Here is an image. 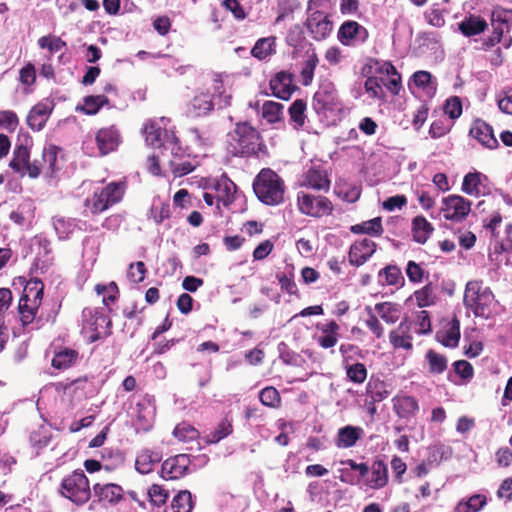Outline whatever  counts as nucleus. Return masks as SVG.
I'll return each instance as SVG.
<instances>
[{
    "label": "nucleus",
    "instance_id": "1",
    "mask_svg": "<svg viewBox=\"0 0 512 512\" xmlns=\"http://www.w3.org/2000/svg\"><path fill=\"white\" fill-rule=\"evenodd\" d=\"M227 149L234 157H258L267 147L261 133L249 122H237L229 133Z\"/></svg>",
    "mask_w": 512,
    "mask_h": 512
},
{
    "label": "nucleus",
    "instance_id": "2",
    "mask_svg": "<svg viewBox=\"0 0 512 512\" xmlns=\"http://www.w3.org/2000/svg\"><path fill=\"white\" fill-rule=\"evenodd\" d=\"M230 103L231 95L226 93L223 81L215 78L209 89L195 94L188 104L187 113L191 117H204L213 111L215 105L225 108Z\"/></svg>",
    "mask_w": 512,
    "mask_h": 512
},
{
    "label": "nucleus",
    "instance_id": "3",
    "mask_svg": "<svg viewBox=\"0 0 512 512\" xmlns=\"http://www.w3.org/2000/svg\"><path fill=\"white\" fill-rule=\"evenodd\" d=\"M253 190L257 198L266 205L276 206L284 202V181L270 168H264L258 173L253 182Z\"/></svg>",
    "mask_w": 512,
    "mask_h": 512
},
{
    "label": "nucleus",
    "instance_id": "4",
    "mask_svg": "<svg viewBox=\"0 0 512 512\" xmlns=\"http://www.w3.org/2000/svg\"><path fill=\"white\" fill-rule=\"evenodd\" d=\"M124 193V183L111 182L105 187L96 189L91 196L85 199L84 206L91 215H98L121 202Z\"/></svg>",
    "mask_w": 512,
    "mask_h": 512
},
{
    "label": "nucleus",
    "instance_id": "5",
    "mask_svg": "<svg viewBox=\"0 0 512 512\" xmlns=\"http://www.w3.org/2000/svg\"><path fill=\"white\" fill-rule=\"evenodd\" d=\"M58 492L77 506H83L91 498L90 483L82 470H75L65 476Z\"/></svg>",
    "mask_w": 512,
    "mask_h": 512
},
{
    "label": "nucleus",
    "instance_id": "6",
    "mask_svg": "<svg viewBox=\"0 0 512 512\" xmlns=\"http://www.w3.org/2000/svg\"><path fill=\"white\" fill-rule=\"evenodd\" d=\"M493 300L492 291L488 287H484L481 281L474 280L466 284L464 304L475 316H487Z\"/></svg>",
    "mask_w": 512,
    "mask_h": 512
},
{
    "label": "nucleus",
    "instance_id": "7",
    "mask_svg": "<svg viewBox=\"0 0 512 512\" xmlns=\"http://www.w3.org/2000/svg\"><path fill=\"white\" fill-rule=\"evenodd\" d=\"M297 207L300 213L317 219L332 215L334 210L333 203L329 198L304 191L297 193Z\"/></svg>",
    "mask_w": 512,
    "mask_h": 512
},
{
    "label": "nucleus",
    "instance_id": "8",
    "mask_svg": "<svg viewBox=\"0 0 512 512\" xmlns=\"http://www.w3.org/2000/svg\"><path fill=\"white\" fill-rule=\"evenodd\" d=\"M341 106L338 90L333 82H323L313 97V108L319 113L334 111Z\"/></svg>",
    "mask_w": 512,
    "mask_h": 512
},
{
    "label": "nucleus",
    "instance_id": "9",
    "mask_svg": "<svg viewBox=\"0 0 512 512\" xmlns=\"http://www.w3.org/2000/svg\"><path fill=\"white\" fill-rule=\"evenodd\" d=\"M304 24L312 38L316 41L326 39L333 28V22L330 20L329 15L321 10L311 12Z\"/></svg>",
    "mask_w": 512,
    "mask_h": 512
},
{
    "label": "nucleus",
    "instance_id": "10",
    "mask_svg": "<svg viewBox=\"0 0 512 512\" xmlns=\"http://www.w3.org/2000/svg\"><path fill=\"white\" fill-rule=\"evenodd\" d=\"M95 141L99 155L106 156L118 148L122 142V136L116 125H110L96 132Z\"/></svg>",
    "mask_w": 512,
    "mask_h": 512
},
{
    "label": "nucleus",
    "instance_id": "11",
    "mask_svg": "<svg viewBox=\"0 0 512 512\" xmlns=\"http://www.w3.org/2000/svg\"><path fill=\"white\" fill-rule=\"evenodd\" d=\"M190 463V458L186 454L170 457L162 463L161 476L166 480L180 479L186 475Z\"/></svg>",
    "mask_w": 512,
    "mask_h": 512
},
{
    "label": "nucleus",
    "instance_id": "12",
    "mask_svg": "<svg viewBox=\"0 0 512 512\" xmlns=\"http://www.w3.org/2000/svg\"><path fill=\"white\" fill-rule=\"evenodd\" d=\"M377 244L368 238L355 241L349 249L348 258L352 266L359 267L366 263L376 252Z\"/></svg>",
    "mask_w": 512,
    "mask_h": 512
},
{
    "label": "nucleus",
    "instance_id": "13",
    "mask_svg": "<svg viewBox=\"0 0 512 512\" xmlns=\"http://www.w3.org/2000/svg\"><path fill=\"white\" fill-rule=\"evenodd\" d=\"M412 322L407 317L403 318L398 327L390 331L389 341L394 349H413V336L411 333Z\"/></svg>",
    "mask_w": 512,
    "mask_h": 512
},
{
    "label": "nucleus",
    "instance_id": "14",
    "mask_svg": "<svg viewBox=\"0 0 512 512\" xmlns=\"http://www.w3.org/2000/svg\"><path fill=\"white\" fill-rule=\"evenodd\" d=\"M368 31L356 21L348 20L342 23L338 31L339 41L346 46L354 41L365 42L368 39Z\"/></svg>",
    "mask_w": 512,
    "mask_h": 512
},
{
    "label": "nucleus",
    "instance_id": "15",
    "mask_svg": "<svg viewBox=\"0 0 512 512\" xmlns=\"http://www.w3.org/2000/svg\"><path fill=\"white\" fill-rule=\"evenodd\" d=\"M491 25L493 27L492 41L499 43L503 33L512 28V10L496 7L491 14Z\"/></svg>",
    "mask_w": 512,
    "mask_h": 512
},
{
    "label": "nucleus",
    "instance_id": "16",
    "mask_svg": "<svg viewBox=\"0 0 512 512\" xmlns=\"http://www.w3.org/2000/svg\"><path fill=\"white\" fill-rule=\"evenodd\" d=\"M156 408L150 399H144L136 404V431L148 432L153 428Z\"/></svg>",
    "mask_w": 512,
    "mask_h": 512
},
{
    "label": "nucleus",
    "instance_id": "17",
    "mask_svg": "<svg viewBox=\"0 0 512 512\" xmlns=\"http://www.w3.org/2000/svg\"><path fill=\"white\" fill-rule=\"evenodd\" d=\"M272 94L282 100H288L296 86L293 85V75L286 71H280L270 80Z\"/></svg>",
    "mask_w": 512,
    "mask_h": 512
},
{
    "label": "nucleus",
    "instance_id": "18",
    "mask_svg": "<svg viewBox=\"0 0 512 512\" xmlns=\"http://www.w3.org/2000/svg\"><path fill=\"white\" fill-rule=\"evenodd\" d=\"M93 492L99 503L109 505H116L124 498L123 488L114 483H96L93 485Z\"/></svg>",
    "mask_w": 512,
    "mask_h": 512
},
{
    "label": "nucleus",
    "instance_id": "19",
    "mask_svg": "<svg viewBox=\"0 0 512 512\" xmlns=\"http://www.w3.org/2000/svg\"><path fill=\"white\" fill-rule=\"evenodd\" d=\"M316 329L321 332V335L316 337L321 348L330 349L336 346L340 338V326L335 320L317 323Z\"/></svg>",
    "mask_w": 512,
    "mask_h": 512
},
{
    "label": "nucleus",
    "instance_id": "20",
    "mask_svg": "<svg viewBox=\"0 0 512 512\" xmlns=\"http://www.w3.org/2000/svg\"><path fill=\"white\" fill-rule=\"evenodd\" d=\"M53 110V103L39 102L32 107L28 116L27 124L33 131H40L44 128Z\"/></svg>",
    "mask_w": 512,
    "mask_h": 512
},
{
    "label": "nucleus",
    "instance_id": "21",
    "mask_svg": "<svg viewBox=\"0 0 512 512\" xmlns=\"http://www.w3.org/2000/svg\"><path fill=\"white\" fill-rule=\"evenodd\" d=\"M371 475L368 477L364 484L374 490H379L388 484V468L385 462L381 459L373 461L370 467Z\"/></svg>",
    "mask_w": 512,
    "mask_h": 512
},
{
    "label": "nucleus",
    "instance_id": "22",
    "mask_svg": "<svg viewBox=\"0 0 512 512\" xmlns=\"http://www.w3.org/2000/svg\"><path fill=\"white\" fill-rule=\"evenodd\" d=\"M363 435V428L359 426L346 425L338 430L335 438V445L340 449L351 448L356 445Z\"/></svg>",
    "mask_w": 512,
    "mask_h": 512
},
{
    "label": "nucleus",
    "instance_id": "23",
    "mask_svg": "<svg viewBox=\"0 0 512 512\" xmlns=\"http://www.w3.org/2000/svg\"><path fill=\"white\" fill-rule=\"evenodd\" d=\"M470 134L489 149L498 147V141L494 136L492 127L482 120H476L474 122L470 129Z\"/></svg>",
    "mask_w": 512,
    "mask_h": 512
},
{
    "label": "nucleus",
    "instance_id": "24",
    "mask_svg": "<svg viewBox=\"0 0 512 512\" xmlns=\"http://www.w3.org/2000/svg\"><path fill=\"white\" fill-rule=\"evenodd\" d=\"M393 409L398 417L409 420L416 415L419 405L414 397L401 395L393 398Z\"/></svg>",
    "mask_w": 512,
    "mask_h": 512
},
{
    "label": "nucleus",
    "instance_id": "25",
    "mask_svg": "<svg viewBox=\"0 0 512 512\" xmlns=\"http://www.w3.org/2000/svg\"><path fill=\"white\" fill-rule=\"evenodd\" d=\"M79 352L75 349L64 347L55 352L51 365L57 370H67L73 367L79 360Z\"/></svg>",
    "mask_w": 512,
    "mask_h": 512
},
{
    "label": "nucleus",
    "instance_id": "26",
    "mask_svg": "<svg viewBox=\"0 0 512 512\" xmlns=\"http://www.w3.org/2000/svg\"><path fill=\"white\" fill-rule=\"evenodd\" d=\"M162 459L160 452L142 449L136 456L135 469L141 474H148Z\"/></svg>",
    "mask_w": 512,
    "mask_h": 512
},
{
    "label": "nucleus",
    "instance_id": "27",
    "mask_svg": "<svg viewBox=\"0 0 512 512\" xmlns=\"http://www.w3.org/2000/svg\"><path fill=\"white\" fill-rule=\"evenodd\" d=\"M197 164L195 158H191L189 155L181 156L177 153H173L169 161L170 170L175 177H182L193 172Z\"/></svg>",
    "mask_w": 512,
    "mask_h": 512
},
{
    "label": "nucleus",
    "instance_id": "28",
    "mask_svg": "<svg viewBox=\"0 0 512 512\" xmlns=\"http://www.w3.org/2000/svg\"><path fill=\"white\" fill-rule=\"evenodd\" d=\"M377 315L387 324L393 325L401 319V306L392 302L377 303L374 307Z\"/></svg>",
    "mask_w": 512,
    "mask_h": 512
},
{
    "label": "nucleus",
    "instance_id": "29",
    "mask_svg": "<svg viewBox=\"0 0 512 512\" xmlns=\"http://www.w3.org/2000/svg\"><path fill=\"white\" fill-rule=\"evenodd\" d=\"M450 221L461 222L471 211V202L462 196L450 195Z\"/></svg>",
    "mask_w": 512,
    "mask_h": 512
},
{
    "label": "nucleus",
    "instance_id": "30",
    "mask_svg": "<svg viewBox=\"0 0 512 512\" xmlns=\"http://www.w3.org/2000/svg\"><path fill=\"white\" fill-rule=\"evenodd\" d=\"M40 306L41 304L29 302L27 299H19L17 310L23 328L34 322Z\"/></svg>",
    "mask_w": 512,
    "mask_h": 512
},
{
    "label": "nucleus",
    "instance_id": "31",
    "mask_svg": "<svg viewBox=\"0 0 512 512\" xmlns=\"http://www.w3.org/2000/svg\"><path fill=\"white\" fill-rule=\"evenodd\" d=\"M305 185L312 189L328 191L330 180L324 170L311 168L305 174Z\"/></svg>",
    "mask_w": 512,
    "mask_h": 512
},
{
    "label": "nucleus",
    "instance_id": "32",
    "mask_svg": "<svg viewBox=\"0 0 512 512\" xmlns=\"http://www.w3.org/2000/svg\"><path fill=\"white\" fill-rule=\"evenodd\" d=\"M216 199L224 206L230 205L235 199L236 185L228 178H223L215 185Z\"/></svg>",
    "mask_w": 512,
    "mask_h": 512
},
{
    "label": "nucleus",
    "instance_id": "33",
    "mask_svg": "<svg viewBox=\"0 0 512 512\" xmlns=\"http://www.w3.org/2000/svg\"><path fill=\"white\" fill-rule=\"evenodd\" d=\"M91 325L94 326L92 328L93 334L90 336L91 342H95L100 338L111 335L112 322L108 316L96 313Z\"/></svg>",
    "mask_w": 512,
    "mask_h": 512
},
{
    "label": "nucleus",
    "instance_id": "34",
    "mask_svg": "<svg viewBox=\"0 0 512 512\" xmlns=\"http://www.w3.org/2000/svg\"><path fill=\"white\" fill-rule=\"evenodd\" d=\"M350 231L353 234H367L369 236H381L384 229L381 217H375L371 220L352 225Z\"/></svg>",
    "mask_w": 512,
    "mask_h": 512
},
{
    "label": "nucleus",
    "instance_id": "35",
    "mask_svg": "<svg viewBox=\"0 0 512 512\" xmlns=\"http://www.w3.org/2000/svg\"><path fill=\"white\" fill-rule=\"evenodd\" d=\"M233 432V425L227 418L222 419L217 426L204 436L205 443L216 444Z\"/></svg>",
    "mask_w": 512,
    "mask_h": 512
},
{
    "label": "nucleus",
    "instance_id": "36",
    "mask_svg": "<svg viewBox=\"0 0 512 512\" xmlns=\"http://www.w3.org/2000/svg\"><path fill=\"white\" fill-rule=\"evenodd\" d=\"M378 278L382 285L399 286L404 283L402 272L396 265H387L381 269Z\"/></svg>",
    "mask_w": 512,
    "mask_h": 512
},
{
    "label": "nucleus",
    "instance_id": "37",
    "mask_svg": "<svg viewBox=\"0 0 512 512\" xmlns=\"http://www.w3.org/2000/svg\"><path fill=\"white\" fill-rule=\"evenodd\" d=\"M433 231L432 225L423 216H416L412 221L413 239L424 244Z\"/></svg>",
    "mask_w": 512,
    "mask_h": 512
},
{
    "label": "nucleus",
    "instance_id": "38",
    "mask_svg": "<svg viewBox=\"0 0 512 512\" xmlns=\"http://www.w3.org/2000/svg\"><path fill=\"white\" fill-rule=\"evenodd\" d=\"M83 106L77 107L76 110L82 111L86 115H94L105 105L109 104L107 96L101 95H89L84 97Z\"/></svg>",
    "mask_w": 512,
    "mask_h": 512
},
{
    "label": "nucleus",
    "instance_id": "39",
    "mask_svg": "<svg viewBox=\"0 0 512 512\" xmlns=\"http://www.w3.org/2000/svg\"><path fill=\"white\" fill-rule=\"evenodd\" d=\"M44 284L40 279H31L25 285L21 299L41 304L43 299Z\"/></svg>",
    "mask_w": 512,
    "mask_h": 512
},
{
    "label": "nucleus",
    "instance_id": "40",
    "mask_svg": "<svg viewBox=\"0 0 512 512\" xmlns=\"http://www.w3.org/2000/svg\"><path fill=\"white\" fill-rule=\"evenodd\" d=\"M30 151L25 145H18L13 151V159L11 160L9 166L15 172H27V166L30 165Z\"/></svg>",
    "mask_w": 512,
    "mask_h": 512
},
{
    "label": "nucleus",
    "instance_id": "41",
    "mask_svg": "<svg viewBox=\"0 0 512 512\" xmlns=\"http://www.w3.org/2000/svg\"><path fill=\"white\" fill-rule=\"evenodd\" d=\"M274 47L275 37H263L257 40L251 49V54L259 60H264L274 52Z\"/></svg>",
    "mask_w": 512,
    "mask_h": 512
},
{
    "label": "nucleus",
    "instance_id": "42",
    "mask_svg": "<svg viewBox=\"0 0 512 512\" xmlns=\"http://www.w3.org/2000/svg\"><path fill=\"white\" fill-rule=\"evenodd\" d=\"M487 28V23L480 17H469L459 24V30L465 36L480 34Z\"/></svg>",
    "mask_w": 512,
    "mask_h": 512
},
{
    "label": "nucleus",
    "instance_id": "43",
    "mask_svg": "<svg viewBox=\"0 0 512 512\" xmlns=\"http://www.w3.org/2000/svg\"><path fill=\"white\" fill-rule=\"evenodd\" d=\"M486 176L480 172H470L464 176L462 191L468 195L478 196L480 194L479 186Z\"/></svg>",
    "mask_w": 512,
    "mask_h": 512
},
{
    "label": "nucleus",
    "instance_id": "44",
    "mask_svg": "<svg viewBox=\"0 0 512 512\" xmlns=\"http://www.w3.org/2000/svg\"><path fill=\"white\" fill-rule=\"evenodd\" d=\"M307 108V103L303 99H296L291 106L289 107V116L291 121L295 124V128L303 127L305 124V111Z\"/></svg>",
    "mask_w": 512,
    "mask_h": 512
},
{
    "label": "nucleus",
    "instance_id": "45",
    "mask_svg": "<svg viewBox=\"0 0 512 512\" xmlns=\"http://www.w3.org/2000/svg\"><path fill=\"white\" fill-rule=\"evenodd\" d=\"M171 505L174 512H192L194 503L191 492L188 490L180 491L174 496Z\"/></svg>",
    "mask_w": 512,
    "mask_h": 512
},
{
    "label": "nucleus",
    "instance_id": "46",
    "mask_svg": "<svg viewBox=\"0 0 512 512\" xmlns=\"http://www.w3.org/2000/svg\"><path fill=\"white\" fill-rule=\"evenodd\" d=\"M429 371L433 374H440L447 368V359L444 355L430 349L425 355Z\"/></svg>",
    "mask_w": 512,
    "mask_h": 512
},
{
    "label": "nucleus",
    "instance_id": "47",
    "mask_svg": "<svg viewBox=\"0 0 512 512\" xmlns=\"http://www.w3.org/2000/svg\"><path fill=\"white\" fill-rule=\"evenodd\" d=\"M346 376L354 384H362L367 378V369L363 363L356 362L345 366Z\"/></svg>",
    "mask_w": 512,
    "mask_h": 512
},
{
    "label": "nucleus",
    "instance_id": "48",
    "mask_svg": "<svg viewBox=\"0 0 512 512\" xmlns=\"http://www.w3.org/2000/svg\"><path fill=\"white\" fill-rule=\"evenodd\" d=\"M57 155L58 148L55 145H48L43 149L44 162L47 163L45 167V175L52 177L54 173L59 169L57 166Z\"/></svg>",
    "mask_w": 512,
    "mask_h": 512
},
{
    "label": "nucleus",
    "instance_id": "49",
    "mask_svg": "<svg viewBox=\"0 0 512 512\" xmlns=\"http://www.w3.org/2000/svg\"><path fill=\"white\" fill-rule=\"evenodd\" d=\"M319 63L318 56L315 52H312L304 62L303 68L301 70V78L302 84L304 86H309L314 77V71Z\"/></svg>",
    "mask_w": 512,
    "mask_h": 512
},
{
    "label": "nucleus",
    "instance_id": "50",
    "mask_svg": "<svg viewBox=\"0 0 512 512\" xmlns=\"http://www.w3.org/2000/svg\"><path fill=\"white\" fill-rule=\"evenodd\" d=\"M260 402L270 408H278L281 404V396L275 387L268 386L259 393Z\"/></svg>",
    "mask_w": 512,
    "mask_h": 512
},
{
    "label": "nucleus",
    "instance_id": "51",
    "mask_svg": "<svg viewBox=\"0 0 512 512\" xmlns=\"http://www.w3.org/2000/svg\"><path fill=\"white\" fill-rule=\"evenodd\" d=\"M66 45V42L56 35L42 36L38 39V46L47 49L51 54L61 51Z\"/></svg>",
    "mask_w": 512,
    "mask_h": 512
},
{
    "label": "nucleus",
    "instance_id": "52",
    "mask_svg": "<svg viewBox=\"0 0 512 512\" xmlns=\"http://www.w3.org/2000/svg\"><path fill=\"white\" fill-rule=\"evenodd\" d=\"M283 105L274 101H266L263 104L262 116L269 123L273 124L281 120Z\"/></svg>",
    "mask_w": 512,
    "mask_h": 512
},
{
    "label": "nucleus",
    "instance_id": "53",
    "mask_svg": "<svg viewBox=\"0 0 512 512\" xmlns=\"http://www.w3.org/2000/svg\"><path fill=\"white\" fill-rule=\"evenodd\" d=\"M486 504V497L480 494L473 495L465 503H459L456 512H478Z\"/></svg>",
    "mask_w": 512,
    "mask_h": 512
},
{
    "label": "nucleus",
    "instance_id": "54",
    "mask_svg": "<svg viewBox=\"0 0 512 512\" xmlns=\"http://www.w3.org/2000/svg\"><path fill=\"white\" fill-rule=\"evenodd\" d=\"M382 79L374 76L367 77L364 83V89L373 99H384L385 94L382 89Z\"/></svg>",
    "mask_w": 512,
    "mask_h": 512
},
{
    "label": "nucleus",
    "instance_id": "55",
    "mask_svg": "<svg viewBox=\"0 0 512 512\" xmlns=\"http://www.w3.org/2000/svg\"><path fill=\"white\" fill-rule=\"evenodd\" d=\"M144 133L146 136V142L152 146H161L163 134H168L167 130H163L155 124L145 125Z\"/></svg>",
    "mask_w": 512,
    "mask_h": 512
},
{
    "label": "nucleus",
    "instance_id": "56",
    "mask_svg": "<svg viewBox=\"0 0 512 512\" xmlns=\"http://www.w3.org/2000/svg\"><path fill=\"white\" fill-rule=\"evenodd\" d=\"M300 8L298 0H279L278 1V16L276 22H280L285 17L293 14L297 9Z\"/></svg>",
    "mask_w": 512,
    "mask_h": 512
},
{
    "label": "nucleus",
    "instance_id": "57",
    "mask_svg": "<svg viewBox=\"0 0 512 512\" xmlns=\"http://www.w3.org/2000/svg\"><path fill=\"white\" fill-rule=\"evenodd\" d=\"M412 83L418 88L432 91L435 89L434 83L432 82V75L427 71H417L412 76Z\"/></svg>",
    "mask_w": 512,
    "mask_h": 512
},
{
    "label": "nucleus",
    "instance_id": "58",
    "mask_svg": "<svg viewBox=\"0 0 512 512\" xmlns=\"http://www.w3.org/2000/svg\"><path fill=\"white\" fill-rule=\"evenodd\" d=\"M368 318L365 320L366 327L373 333V335L380 339L384 336V328L378 319V316L371 312L370 307L366 308Z\"/></svg>",
    "mask_w": 512,
    "mask_h": 512
},
{
    "label": "nucleus",
    "instance_id": "59",
    "mask_svg": "<svg viewBox=\"0 0 512 512\" xmlns=\"http://www.w3.org/2000/svg\"><path fill=\"white\" fill-rule=\"evenodd\" d=\"M148 495L150 501L157 507L164 505L168 499V492L160 485L153 484L149 490Z\"/></svg>",
    "mask_w": 512,
    "mask_h": 512
},
{
    "label": "nucleus",
    "instance_id": "60",
    "mask_svg": "<svg viewBox=\"0 0 512 512\" xmlns=\"http://www.w3.org/2000/svg\"><path fill=\"white\" fill-rule=\"evenodd\" d=\"M146 273L147 269L144 262L137 261L130 264L127 275L134 283H140L144 280Z\"/></svg>",
    "mask_w": 512,
    "mask_h": 512
},
{
    "label": "nucleus",
    "instance_id": "61",
    "mask_svg": "<svg viewBox=\"0 0 512 512\" xmlns=\"http://www.w3.org/2000/svg\"><path fill=\"white\" fill-rule=\"evenodd\" d=\"M454 371L465 382L469 381L474 374L473 366L466 360H458L453 363Z\"/></svg>",
    "mask_w": 512,
    "mask_h": 512
},
{
    "label": "nucleus",
    "instance_id": "62",
    "mask_svg": "<svg viewBox=\"0 0 512 512\" xmlns=\"http://www.w3.org/2000/svg\"><path fill=\"white\" fill-rule=\"evenodd\" d=\"M19 81L26 86H31L36 81V69L32 63H27L19 72Z\"/></svg>",
    "mask_w": 512,
    "mask_h": 512
},
{
    "label": "nucleus",
    "instance_id": "63",
    "mask_svg": "<svg viewBox=\"0 0 512 512\" xmlns=\"http://www.w3.org/2000/svg\"><path fill=\"white\" fill-rule=\"evenodd\" d=\"M276 278L282 290L286 291L290 295H295L298 291L297 285L293 280V275H287L285 273H278Z\"/></svg>",
    "mask_w": 512,
    "mask_h": 512
},
{
    "label": "nucleus",
    "instance_id": "64",
    "mask_svg": "<svg viewBox=\"0 0 512 512\" xmlns=\"http://www.w3.org/2000/svg\"><path fill=\"white\" fill-rule=\"evenodd\" d=\"M407 277L411 282L420 283L423 280L424 270L414 261H409L406 268Z\"/></svg>",
    "mask_w": 512,
    "mask_h": 512
}]
</instances>
